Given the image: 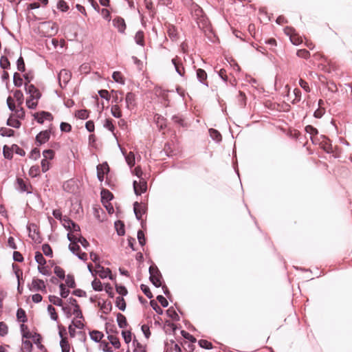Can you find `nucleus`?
<instances>
[{
    "instance_id": "1",
    "label": "nucleus",
    "mask_w": 352,
    "mask_h": 352,
    "mask_svg": "<svg viewBox=\"0 0 352 352\" xmlns=\"http://www.w3.org/2000/svg\"><path fill=\"white\" fill-rule=\"evenodd\" d=\"M149 274L150 277L149 279L151 282L155 285L156 287H160L162 285V276L159 269L156 265H151L149 267Z\"/></svg>"
},
{
    "instance_id": "2",
    "label": "nucleus",
    "mask_w": 352,
    "mask_h": 352,
    "mask_svg": "<svg viewBox=\"0 0 352 352\" xmlns=\"http://www.w3.org/2000/svg\"><path fill=\"white\" fill-rule=\"evenodd\" d=\"M28 289L31 292H46V285L44 281L41 279L35 278L32 279L31 284H28Z\"/></svg>"
},
{
    "instance_id": "3",
    "label": "nucleus",
    "mask_w": 352,
    "mask_h": 352,
    "mask_svg": "<svg viewBox=\"0 0 352 352\" xmlns=\"http://www.w3.org/2000/svg\"><path fill=\"white\" fill-rule=\"evenodd\" d=\"M72 74L69 70L65 69L60 70L58 76L60 86L65 87L70 80Z\"/></svg>"
},
{
    "instance_id": "4",
    "label": "nucleus",
    "mask_w": 352,
    "mask_h": 352,
    "mask_svg": "<svg viewBox=\"0 0 352 352\" xmlns=\"http://www.w3.org/2000/svg\"><path fill=\"white\" fill-rule=\"evenodd\" d=\"M136 96L133 92H128L125 96V103L127 109L131 111L135 109L137 105Z\"/></svg>"
},
{
    "instance_id": "5",
    "label": "nucleus",
    "mask_w": 352,
    "mask_h": 352,
    "mask_svg": "<svg viewBox=\"0 0 352 352\" xmlns=\"http://www.w3.org/2000/svg\"><path fill=\"white\" fill-rule=\"evenodd\" d=\"M25 89L26 93L30 94V98H32V99L38 100L41 96L39 90L34 85L25 83Z\"/></svg>"
},
{
    "instance_id": "6",
    "label": "nucleus",
    "mask_w": 352,
    "mask_h": 352,
    "mask_svg": "<svg viewBox=\"0 0 352 352\" xmlns=\"http://www.w3.org/2000/svg\"><path fill=\"white\" fill-rule=\"evenodd\" d=\"M134 192L136 195H140L145 192L147 190V184L144 180L140 181L138 183L137 181H134L133 183Z\"/></svg>"
},
{
    "instance_id": "7",
    "label": "nucleus",
    "mask_w": 352,
    "mask_h": 352,
    "mask_svg": "<svg viewBox=\"0 0 352 352\" xmlns=\"http://www.w3.org/2000/svg\"><path fill=\"white\" fill-rule=\"evenodd\" d=\"M97 169V177L99 181L102 182L104 178V175L109 171V167L107 162L98 164L96 167Z\"/></svg>"
},
{
    "instance_id": "8",
    "label": "nucleus",
    "mask_w": 352,
    "mask_h": 352,
    "mask_svg": "<svg viewBox=\"0 0 352 352\" xmlns=\"http://www.w3.org/2000/svg\"><path fill=\"white\" fill-rule=\"evenodd\" d=\"M285 33L289 36L290 41L294 45H298L302 42V38L295 32L294 29L287 28Z\"/></svg>"
},
{
    "instance_id": "9",
    "label": "nucleus",
    "mask_w": 352,
    "mask_h": 352,
    "mask_svg": "<svg viewBox=\"0 0 352 352\" xmlns=\"http://www.w3.org/2000/svg\"><path fill=\"white\" fill-rule=\"evenodd\" d=\"M113 26L118 29V32L123 34L126 30V23L123 18L117 16L113 19Z\"/></svg>"
},
{
    "instance_id": "10",
    "label": "nucleus",
    "mask_w": 352,
    "mask_h": 352,
    "mask_svg": "<svg viewBox=\"0 0 352 352\" xmlns=\"http://www.w3.org/2000/svg\"><path fill=\"white\" fill-rule=\"evenodd\" d=\"M34 116L36 121L41 124L43 123L44 120H52L53 119L52 113L44 111L36 113Z\"/></svg>"
},
{
    "instance_id": "11",
    "label": "nucleus",
    "mask_w": 352,
    "mask_h": 352,
    "mask_svg": "<svg viewBox=\"0 0 352 352\" xmlns=\"http://www.w3.org/2000/svg\"><path fill=\"white\" fill-rule=\"evenodd\" d=\"M171 62H172L173 65H174L177 73L179 76H184L185 70H184V67H183L182 63L181 60H179V58L177 56H176L175 58L172 59Z\"/></svg>"
},
{
    "instance_id": "12",
    "label": "nucleus",
    "mask_w": 352,
    "mask_h": 352,
    "mask_svg": "<svg viewBox=\"0 0 352 352\" xmlns=\"http://www.w3.org/2000/svg\"><path fill=\"white\" fill-rule=\"evenodd\" d=\"M50 138V131L48 130L41 131L36 136V141L38 142V144H43L47 142Z\"/></svg>"
},
{
    "instance_id": "13",
    "label": "nucleus",
    "mask_w": 352,
    "mask_h": 352,
    "mask_svg": "<svg viewBox=\"0 0 352 352\" xmlns=\"http://www.w3.org/2000/svg\"><path fill=\"white\" fill-rule=\"evenodd\" d=\"M133 210L135 214L136 219L138 220H140L142 219V216L146 212V208L144 206H142L138 201L134 202L133 204Z\"/></svg>"
},
{
    "instance_id": "14",
    "label": "nucleus",
    "mask_w": 352,
    "mask_h": 352,
    "mask_svg": "<svg viewBox=\"0 0 352 352\" xmlns=\"http://www.w3.org/2000/svg\"><path fill=\"white\" fill-rule=\"evenodd\" d=\"M96 268L98 269L96 273L98 274V276L101 278H105L107 276L111 275V270L109 268L104 269L102 266H101L100 264H96ZM110 278H111V276H109Z\"/></svg>"
},
{
    "instance_id": "15",
    "label": "nucleus",
    "mask_w": 352,
    "mask_h": 352,
    "mask_svg": "<svg viewBox=\"0 0 352 352\" xmlns=\"http://www.w3.org/2000/svg\"><path fill=\"white\" fill-rule=\"evenodd\" d=\"M196 74L198 80L203 85L208 87V85L207 82V74L205 70L202 69H197Z\"/></svg>"
},
{
    "instance_id": "16",
    "label": "nucleus",
    "mask_w": 352,
    "mask_h": 352,
    "mask_svg": "<svg viewBox=\"0 0 352 352\" xmlns=\"http://www.w3.org/2000/svg\"><path fill=\"white\" fill-rule=\"evenodd\" d=\"M113 198V194L109 190L103 189L101 191V200L103 204H107Z\"/></svg>"
},
{
    "instance_id": "17",
    "label": "nucleus",
    "mask_w": 352,
    "mask_h": 352,
    "mask_svg": "<svg viewBox=\"0 0 352 352\" xmlns=\"http://www.w3.org/2000/svg\"><path fill=\"white\" fill-rule=\"evenodd\" d=\"M305 131L310 135V138L314 144H316L315 141L314 136L317 135L318 133V131L317 129L311 125H307L305 126Z\"/></svg>"
},
{
    "instance_id": "18",
    "label": "nucleus",
    "mask_w": 352,
    "mask_h": 352,
    "mask_svg": "<svg viewBox=\"0 0 352 352\" xmlns=\"http://www.w3.org/2000/svg\"><path fill=\"white\" fill-rule=\"evenodd\" d=\"M60 336L61 337V340L60 342V346L61 347L62 352H69L70 351V345L66 338L63 337V333L59 332Z\"/></svg>"
},
{
    "instance_id": "19",
    "label": "nucleus",
    "mask_w": 352,
    "mask_h": 352,
    "mask_svg": "<svg viewBox=\"0 0 352 352\" xmlns=\"http://www.w3.org/2000/svg\"><path fill=\"white\" fill-rule=\"evenodd\" d=\"M117 322L120 329H124L128 325L126 317L120 313L117 314Z\"/></svg>"
},
{
    "instance_id": "20",
    "label": "nucleus",
    "mask_w": 352,
    "mask_h": 352,
    "mask_svg": "<svg viewBox=\"0 0 352 352\" xmlns=\"http://www.w3.org/2000/svg\"><path fill=\"white\" fill-rule=\"evenodd\" d=\"M111 94H112V98H113L112 102L116 103V104H118V103L121 102L123 100L122 92L119 91L112 90Z\"/></svg>"
},
{
    "instance_id": "21",
    "label": "nucleus",
    "mask_w": 352,
    "mask_h": 352,
    "mask_svg": "<svg viewBox=\"0 0 352 352\" xmlns=\"http://www.w3.org/2000/svg\"><path fill=\"white\" fill-rule=\"evenodd\" d=\"M90 338L92 340H94L96 342H99L102 338H103L104 335L102 332L96 330H94L89 333Z\"/></svg>"
},
{
    "instance_id": "22",
    "label": "nucleus",
    "mask_w": 352,
    "mask_h": 352,
    "mask_svg": "<svg viewBox=\"0 0 352 352\" xmlns=\"http://www.w3.org/2000/svg\"><path fill=\"white\" fill-rule=\"evenodd\" d=\"M209 133L211 138L217 142H220L222 140L221 133L216 129H210Z\"/></svg>"
},
{
    "instance_id": "23",
    "label": "nucleus",
    "mask_w": 352,
    "mask_h": 352,
    "mask_svg": "<svg viewBox=\"0 0 352 352\" xmlns=\"http://www.w3.org/2000/svg\"><path fill=\"white\" fill-rule=\"evenodd\" d=\"M98 305L100 306V309L105 314H108L112 309V305L111 302H107L105 301L102 304H100L99 302Z\"/></svg>"
},
{
    "instance_id": "24",
    "label": "nucleus",
    "mask_w": 352,
    "mask_h": 352,
    "mask_svg": "<svg viewBox=\"0 0 352 352\" xmlns=\"http://www.w3.org/2000/svg\"><path fill=\"white\" fill-rule=\"evenodd\" d=\"M144 32L142 30L138 31L135 36V43L141 46L144 45Z\"/></svg>"
},
{
    "instance_id": "25",
    "label": "nucleus",
    "mask_w": 352,
    "mask_h": 352,
    "mask_svg": "<svg viewBox=\"0 0 352 352\" xmlns=\"http://www.w3.org/2000/svg\"><path fill=\"white\" fill-rule=\"evenodd\" d=\"M168 35L170 38L173 41H175L177 38V32L175 27L174 25H169L168 28Z\"/></svg>"
},
{
    "instance_id": "26",
    "label": "nucleus",
    "mask_w": 352,
    "mask_h": 352,
    "mask_svg": "<svg viewBox=\"0 0 352 352\" xmlns=\"http://www.w3.org/2000/svg\"><path fill=\"white\" fill-rule=\"evenodd\" d=\"M34 258L36 263L38 264V266H43L46 263V260L44 258L43 254L38 251L36 252Z\"/></svg>"
},
{
    "instance_id": "27",
    "label": "nucleus",
    "mask_w": 352,
    "mask_h": 352,
    "mask_svg": "<svg viewBox=\"0 0 352 352\" xmlns=\"http://www.w3.org/2000/svg\"><path fill=\"white\" fill-rule=\"evenodd\" d=\"M7 125L19 129L20 128L21 123L18 119H14L12 118V115L8 118L7 120Z\"/></svg>"
},
{
    "instance_id": "28",
    "label": "nucleus",
    "mask_w": 352,
    "mask_h": 352,
    "mask_svg": "<svg viewBox=\"0 0 352 352\" xmlns=\"http://www.w3.org/2000/svg\"><path fill=\"white\" fill-rule=\"evenodd\" d=\"M76 117L81 120H85L89 118V111L87 109L78 110L75 113Z\"/></svg>"
},
{
    "instance_id": "29",
    "label": "nucleus",
    "mask_w": 352,
    "mask_h": 352,
    "mask_svg": "<svg viewBox=\"0 0 352 352\" xmlns=\"http://www.w3.org/2000/svg\"><path fill=\"white\" fill-rule=\"evenodd\" d=\"M28 230L29 232V236L32 239L35 238V234H38V228L36 224L31 223L29 226H28Z\"/></svg>"
},
{
    "instance_id": "30",
    "label": "nucleus",
    "mask_w": 352,
    "mask_h": 352,
    "mask_svg": "<svg viewBox=\"0 0 352 352\" xmlns=\"http://www.w3.org/2000/svg\"><path fill=\"white\" fill-rule=\"evenodd\" d=\"M168 91L162 89L161 87L155 89V94L157 96L162 97L165 101H168Z\"/></svg>"
},
{
    "instance_id": "31",
    "label": "nucleus",
    "mask_w": 352,
    "mask_h": 352,
    "mask_svg": "<svg viewBox=\"0 0 352 352\" xmlns=\"http://www.w3.org/2000/svg\"><path fill=\"white\" fill-rule=\"evenodd\" d=\"M16 181L19 185V188L21 192H27L28 193H31V191L29 190L28 186L25 184L23 179L17 178Z\"/></svg>"
},
{
    "instance_id": "32",
    "label": "nucleus",
    "mask_w": 352,
    "mask_h": 352,
    "mask_svg": "<svg viewBox=\"0 0 352 352\" xmlns=\"http://www.w3.org/2000/svg\"><path fill=\"white\" fill-rule=\"evenodd\" d=\"M0 134L3 137H12L14 135V131L11 129L1 127L0 129Z\"/></svg>"
},
{
    "instance_id": "33",
    "label": "nucleus",
    "mask_w": 352,
    "mask_h": 352,
    "mask_svg": "<svg viewBox=\"0 0 352 352\" xmlns=\"http://www.w3.org/2000/svg\"><path fill=\"white\" fill-rule=\"evenodd\" d=\"M111 112L112 116L116 118H120L122 116V112L120 111V107L118 104L111 106Z\"/></svg>"
},
{
    "instance_id": "34",
    "label": "nucleus",
    "mask_w": 352,
    "mask_h": 352,
    "mask_svg": "<svg viewBox=\"0 0 352 352\" xmlns=\"http://www.w3.org/2000/svg\"><path fill=\"white\" fill-rule=\"evenodd\" d=\"M13 149L12 147L10 148L7 145H5L3 148V154L5 158L10 160L13 157Z\"/></svg>"
},
{
    "instance_id": "35",
    "label": "nucleus",
    "mask_w": 352,
    "mask_h": 352,
    "mask_svg": "<svg viewBox=\"0 0 352 352\" xmlns=\"http://www.w3.org/2000/svg\"><path fill=\"white\" fill-rule=\"evenodd\" d=\"M16 318H17V320L20 322H25L27 321V317H26V314H25V311L21 309V308H19L17 311H16Z\"/></svg>"
},
{
    "instance_id": "36",
    "label": "nucleus",
    "mask_w": 352,
    "mask_h": 352,
    "mask_svg": "<svg viewBox=\"0 0 352 352\" xmlns=\"http://www.w3.org/2000/svg\"><path fill=\"white\" fill-rule=\"evenodd\" d=\"M133 344L135 347L133 349V352H146L145 346L142 345L140 342H138L137 340H133Z\"/></svg>"
},
{
    "instance_id": "37",
    "label": "nucleus",
    "mask_w": 352,
    "mask_h": 352,
    "mask_svg": "<svg viewBox=\"0 0 352 352\" xmlns=\"http://www.w3.org/2000/svg\"><path fill=\"white\" fill-rule=\"evenodd\" d=\"M125 160L127 164L131 168L135 165V155L133 152H129L125 155Z\"/></svg>"
},
{
    "instance_id": "38",
    "label": "nucleus",
    "mask_w": 352,
    "mask_h": 352,
    "mask_svg": "<svg viewBox=\"0 0 352 352\" xmlns=\"http://www.w3.org/2000/svg\"><path fill=\"white\" fill-rule=\"evenodd\" d=\"M166 314L173 320H179V316H178L177 313L176 312L173 307H170L169 309H168L166 311Z\"/></svg>"
},
{
    "instance_id": "39",
    "label": "nucleus",
    "mask_w": 352,
    "mask_h": 352,
    "mask_svg": "<svg viewBox=\"0 0 352 352\" xmlns=\"http://www.w3.org/2000/svg\"><path fill=\"white\" fill-rule=\"evenodd\" d=\"M116 306L118 307L119 309L121 311H124L126 309V302L123 297L118 296L116 298Z\"/></svg>"
},
{
    "instance_id": "40",
    "label": "nucleus",
    "mask_w": 352,
    "mask_h": 352,
    "mask_svg": "<svg viewBox=\"0 0 352 352\" xmlns=\"http://www.w3.org/2000/svg\"><path fill=\"white\" fill-rule=\"evenodd\" d=\"M115 227L119 236H122L124 234V226L123 223H122L120 221H118L115 222Z\"/></svg>"
},
{
    "instance_id": "41",
    "label": "nucleus",
    "mask_w": 352,
    "mask_h": 352,
    "mask_svg": "<svg viewBox=\"0 0 352 352\" xmlns=\"http://www.w3.org/2000/svg\"><path fill=\"white\" fill-rule=\"evenodd\" d=\"M322 138L323 139L322 142L323 149L328 153H331L333 151L332 146L328 143L329 140L325 136H322Z\"/></svg>"
},
{
    "instance_id": "42",
    "label": "nucleus",
    "mask_w": 352,
    "mask_h": 352,
    "mask_svg": "<svg viewBox=\"0 0 352 352\" xmlns=\"http://www.w3.org/2000/svg\"><path fill=\"white\" fill-rule=\"evenodd\" d=\"M108 340L116 349H119L120 347V340L116 336L109 335L108 336Z\"/></svg>"
},
{
    "instance_id": "43",
    "label": "nucleus",
    "mask_w": 352,
    "mask_h": 352,
    "mask_svg": "<svg viewBox=\"0 0 352 352\" xmlns=\"http://www.w3.org/2000/svg\"><path fill=\"white\" fill-rule=\"evenodd\" d=\"M13 82L14 86L20 87L23 85V79L21 77L20 74L17 72H15L13 76Z\"/></svg>"
},
{
    "instance_id": "44",
    "label": "nucleus",
    "mask_w": 352,
    "mask_h": 352,
    "mask_svg": "<svg viewBox=\"0 0 352 352\" xmlns=\"http://www.w3.org/2000/svg\"><path fill=\"white\" fill-rule=\"evenodd\" d=\"M49 300L50 302H52V304H54L56 306H59V307L63 306V302L62 299L56 296H50Z\"/></svg>"
},
{
    "instance_id": "45",
    "label": "nucleus",
    "mask_w": 352,
    "mask_h": 352,
    "mask_svg": "<svg viewBox=\"0 0 352 352\" xmlns=\"http://www.w3.org/2000/svg\"><path fill=\"white\" fill-rule=\"evenodd\" d=\"M91 286L95 291L101 292L103 289L102 283L100 282V280H98L97 278H95L92 281Z\"/></svg>"
},
{
    "instance_id": "46",
    "label": "nucleus",
    "mask_w": 352,
    "mask_h": 352,
    "mask_svg": "<svg viewBox=\"0 0 352 352\" xmlns=\"http://www.w3.org/2000/svg\"><path fill=\"white\" fill-rule=\"evenodd\" d=\"M0 67L3 69H9L10 67V61L8 59V58L6 56H1V59H0Z\"/></svg>"
},
{
    "instance_id": "47",
    "label": "nucleus",
    "mask_w": 352,
    "mask_h": 352,
    "mask_svg": "<svg viewBox=\"0 0 352 352\" xmlns=\"http://www.w3.org/2000/svg\"><path fill=\"white\" fill-rule=\"evenodd\" d=\"M113 79L122 85L124 84V80L122 78V75L120 72H114L112 74Z\"/></svg>"
},
{
    "instance_id": "48",
    "label": "nucleus",
    "mask_w": 352,
    "mask_h": 352,
    "mask_svg": "<svg viewBox=\"0 0 352 352\" xmlns=\"http://www.w3.org/2000/svg\"><path fill=\"white\" fill-rule=\"evenodd\" d=\"M140 289L148 298L151 299L153 297V294L147 285L142 284L140 285Z\"/></svg>"
},
{
    "instance_id": "49",
    "label": "nucleus",
    "mask_w": 352,
    "mask_h": 352,
    "mask_svg": "<svg viewBox=\"0 0 352 352\" xmlns=\"http://www.w3.org/2000/svg\"><path fill=\"white\" fill-rule=\"evenodd\" d=\"M42 250L44 254L47 256L52 257L53 252L50 245L47 243H45L42 245Z\"/></svg>"
},
{
    "instance_id": "50",
    "label": "nucleus",
    "mask_w": 352,
    "mask_h": 352,
    "mask_svg": "<svg viewBox=\"0 0 352 352\" xmlns=\"http://www.w3.org/2000/svg\"><path fill=\"white\" fill-rule=\"evenodd\" d=\"M47 311L50 314L52 320L55 321L58 320V315L56 312L55 308L52 305H49L47 306Z\"/></svg>"
},
{
    "instance_id": "51",
    "label": "nucleus",
    "mask_w": 352,
    "mask_h": 352,
    "mask_svg": "<svg viewBox=\"0 0 352 352\" xmlns=\"http://www.w3.org/2000/svg\"><path fill=\"white\" fill-rule=\"evenodd\" d=\"M14 97L18 102L19 104H22L23 102V94L21 90H16L14 92Z\"/></svg>"
},
{
    "instance_id": "52",
    "label": "nucleus",
    "mask_w": 352,
    "mask_h": 352,
    "mask_svg": "<svg viewBox=\"0 0 352 352\" xmlns=\"http://www.w3.org/2000/svg\"><path fill=\"white\" fill-rule=\"evenodd\" d=\"M17 69L21 72H25V66L23 57L21 56L16 61Z\"/></svg>"
},
{
    "instance_id": "53",
    "label": "nucleus",
    "mask_w": 352,
    "mask_h": 352,
    "mask_svg": "<svg viewBox=\"0 0 352 352\" xmlns=\"http://www.w3.org/2000/svg\"><path fill=\"white\" fill-rule=\"evenodd\" d=\"M40 173V168L38 166H32L29 170V175L32 177H36Z\"/></svg>"
},
{
    "instance_id": "54",
    "label": "nucleus",
    "mask_w": 352,
    "mask_h": 352,
    "mask_svg": "<svg viewBox=\"0 0 352 352\" xmlns=\"http://www.w3.org/2000/svg\"><path fill=\"white\" fill-rule=\"evenodd\" d=\"M150 305L151 307L160 315H162L163 314L162 309L158 305L157 302L154 300H151L150 301Z\"/></svg>"
},
{
    "instance_id": "55",
    "label": "nucleus",
    "mask_w": 352,
    "mask_h": 352,
    "mask_svg": "<svg viewBox=\"0 0 352 352\" xmlns=\"http://www.w3.org/2000/svg\"><path fill=\"white\" fill-rule=\"evenodd\" d=\"M65 283L70 288H74L76 287L74 278L72 275L68 274L67 276Z\"/></svg>"
},
{
    "instance_id": "56",
    "label": "nucleus",
    "mask_w": 352,
    "mask_h": 352,
    "mask_svg": "<svg viewBox=\"0 0 352 352\" xmlns=\"http://www.w3.org/2000/svg\"><path fill=\"white\" fill-rule=\"evenodd\" d=\"M172 120L176 123V124H178L179 126H186V124L184 122V120H183V118L179 116H177V115H175L172 117Z\"/></svg>"
},
{
    "instance_id": "57",
    "label": "nucleus",
    "mask_w": 352,
    "mask_h": 352,
    "mask_svg": "<svg viewBox=\"0 0 352 352\" xmlns=\"http://www.w3.org/2000/svg\"><path fill=\"white\" fill-rule=\"evenodd\" d=\"M296 54L298 57L305 59H307L310 56L309 52L305 49L298 50Z\"/></svg>"
},
{
    "instance_id": "58",
    "label": "nucleus",
    "mask_w": 352,
    "mask_h": 352,
    "mask_svg": "<svg viewBox=\"0 0 352 352\" xmlns=\"http://www.w3.org/2000/svg\"><path fill=\"white\" fill-rule=\"evenodd\" d=\"M54 273L60 279H64L65 277V271L59 266L54 267Z\"/></svg>"
},
{
    "instance_id": "59",
    "label": "nucleus",
    "mask_w": 352,
    "mask_h": 352,
    "mask_svg": "<svg viewBox=\"0 0 352 352\" xmlns=\"http://www.w3.org/2000/svg\"><path fill=\"white\" fill-rule=\"evenodd\" d=\"M43 159L52 160L54 156V151L52 149H47L43 152Z\"/></svg>"
},
{
    "instance_id": "60",
    "label": "nucleus",
    "mask_w": 352,
    "mask_h": 352,
    "mask_svg": "<svg viewBox=\"0 0 352 352\" xmlns=\"http://www.w3.org/2000/svg\"><path fill=\"white\" fill-rule=\"evenodd\" d=\"M199 345L204 349H210L212 348V344L211 342H208L206 340H200L199 341Z\"/></svg>"
},
{
    "instance_id": "61",
    "label": "nucleus",
    "mask_w": 352,
    "mask_h": 352,
    "mask_svg": "<svg viewBox=\"0 0 352 352\" xmlns=\"http://www.w3.org/2000/svg\"><path fill=\"white\" fill-rule=\"evenodd\" d=\"M138 239L140 245L143 246L146 243L144 233L142 230H138Z\"/></svg>"
},
{
    "instance_id": "62",
    "label": "nucleus",
    "mask_w": 352,
    "mask_h": 352,
    "mask_svg": "<svg viewBox=\"0 0 352 352\" xmlns=\"http://www.w3.org/2000/svg\"><path fill=\"white\" fill-rule=\"evenodd\" d=\"M59 287L61 297L64 298H67L69 294V290L65 288V286L63 283L60 284Z\"/></svg>"
},
{
    "instance_id": "63",
    "label": "nucleus",
    "mask_w": 352,
    "mask_h": 352,
    "mask_svg": "<svg viewBox=\"0 0 352 352\" xmlns=\"http://www.w3.org/2000/svg\"><path fill=\"white\" fill-rule=\"evenodd\" d=\"M63 223V226L68 230L71 228V223L73 222L72 220H71L67 217L65 216L63 217V219L62 221H60Z\"/></svg>"
},
{
    "instance_id": "64",
    "label": "nucleus",
    "mask_w": 352,
    "mask_h": 352,
    "mask_svg": "<svg viewBox=\"0 0 352 352\" xmlns=\"http://www.w3.org/2000/svg\"><path fill=\"white\" fill-rule=\"evenodd\" d=\"M122 335L126 344H129L131 341V333L130 331H122Z\"/></svg>"
}]
</instances>
